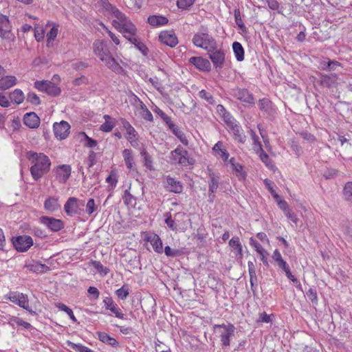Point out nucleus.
<instances>
[{
  "label": "nucleus",
  "mask_w": 352,
  "mask_h": 352,
  "mask_svg": "<svg viewBox=\"0 0 352 352\" xmlns=\"http://www.w3.org/2000/svg\"><path fill=\"white\" fill-rule=\"evenodd\" d=\"M60 206L58 203V198L50 197L44 202V208L46 210L53 212L60 208Z\"/></svg>",
  "instance_id": "28"
},
{
  "label": "nucleus",
  "mask_w": 352,
  "mask_h": 352,
  "mask_svg": "<svg viewBox=\"0 0 352 352\" xmlns=\"http://www.w3.org/2000/svg\"><path fill=\"white\" fill-rule=\"evenodd\" d=\"M67 343L68 346L77 352H94L91 349L81 344H76L71 341H68Z\"/></svg>",
  "instance_id": "48"
},
{
  "label": "nucleus",
  "mask_w": 352,
  "mask_h": 352,
  "mask_svg": "<svg viewBox=\"0 0 352 352\" xmlns=\"http://www.w3.org/2000/svg\"><path fill=\"white\" fill-rule=\"evenodd\" d=\"M53 128L56 138L61 140L65 139L68 136L70 125L66 121L63 120L59 123H54Z\"/></svg>",
  "instance_id": "14"
},
{
  "label": "nucleus",
  "mask_w": 352,
  "mask_h": 352,
  "mask_svg": "<svg viewBox=\"0 0 352 352\" xmlns=\"http://www.w3.org/2000/svg\"><path fill=\"white\" fill-rule=\"evenodd\" d=\"M27 101L34 105H38L41 102L39 97L36 94L32 92H30L28 94Z\"/></svg>",
  "instance_id": "59"
},
{
  "label": "nucleus",
  "mask_w": 352,
  "mask_h": 352,
  "mask_svg": "<svg viewBox=\"0 0 352 352\" xmlns=\"http://www.w3.org/2000/svg\"><path fill=\"white\" fill-rule=\"evenodd\" d=\"M164 252L167 256H177L181 254L182 252L177 249H171L169 246L164 248Z\"/></svg>",
  "instance_id": "61"
},
{
  "label": "nucleus",
  "mask_w": 352,
  "mask_h": 352,
  "mask_svg": "<svg viewBox=\"0 0 352 352\" xmlns=\"http://www.w3.org/2000/svg\"><path fill=\"white\" fill-rule=\"evenodd\" d=\"M97 210V206L96 205L95 201L94 199H89L86 204V212L91 215Z\"/></svg>",
  "instance_id": "55"
},
{
  "label": "nucleus",
  "mask_w": 352,
  "mask_h": 352,
  "mask_svg": "<svg viewBox=\"0 0 352 352\" xmlns=\"http://www.w3.org/2000/svg\"><path fill=\"white\" fill-rule=\"evenodd\" d=\"M141 107V115L144 119L148 121L153 120V115L151 112L147 109L145 104L142 102L140 104Z\"/></svg>",
  "instance_id": "54"
},
{
  "label": "nucleus",
  "mask_w": 352,
  "mask_h": 352,
  "mask_svg": "<svg viewBox=\"0 0 352 352\" xmlns=\"http://www.w3.org/2000/svg\"><path fill=\"white\" fill-rule=\"evenodd\" d=\"M259 107L261 110L270 114L273 112L272 104L268 99L263 98L259 100Z\"/></svg>",
  "instance_id": "49"
},
{
  "label": "nucleus",
  "mask_w": 352,
  "mask_h": 352,
  "mask_svg": "<svg viewBox=\"0 0 352 352\" xmlns=\"http://www.w3.org/2000/svg\"><path fill=\"white\" fill-rule=\"evenodd\" d=\"M338 65V63L336 61H326L325 60H324L320 63V67L323 69L331 70L335 69V66Z\"/></svg>",
  "instance_id": "56"
},
{
  "label": "nucleus",
  "mask_w": 352,
  "mask_h": 352,
  "mask_svg": "<svg viewBox=\"0 0 352 352\" xmlns=\"http://www.w3.org/2000/svg\"><path fill=\"white\" fill-rule=\"evenodd\" d=\"M102 62L111 70L116 74L125 75L126 71L111 54L108 55Z\"/></svg>",
  "instance_id": "19"
},
{
  "label": "nucleus",
  "mask_w": 352,
  "mask_h": 352,
  "mask_svg": "<svg viewBox=\"0 0 352 352\" xmlns=\"http://www.w3.org/2000/svg\"><path fill=\"white\" fill-rule=\"evenodd\" d=\"M80 206H83V203L77 198L69 197L65 204L64 210L67 215L72 217L80 213Z\"/></svg>",
  "instance_id": "10"
},
{
  "label": "nucleus",
  "mask_w": 352,
  "mask_h": 352,
  "mask_svg": "<svg viewBox=\"0 0 352 352\" xmlns=\"http://www.w3.org/2000/svg\"><path fill=\"white\" fill-rule=\"evenodd\" d=\"M71 171L69 165H60L54 168L55 177L60 183H65L70 177Z\"/></svg>",
  "instance_id": "16"
},
{
  "label": "nucleus",
  "mask_w": 352,
  "mask_h": 352,
  "mask_svg": "<svg viewBox=\"0 0 352 352\" xmlns=\"http://www.w3.org/2000/svg\"><path fill=\"white\" fill-rule=\"evenodd\" d=\"M235 97L247 104H252L254 102L253 96L245 89H237L234 93Z\"/></svg>",
  "instance_id": "25"
},
{
  "label": "nucleus",
  "mask_w": 352,
  "mask_h": 352,
  "mask_svg": "<svg viewBox=\"0 0 352 352\" xmlns=\"http://www.w3.org/2000/svg\"><path fill=\"white\" fill-rule=\"evenodd\" d=\"M272 258L276 261L277 265L282 270L285 268L288 265L283 260L280 252L278 250L274 251Z\"/></svg>",
  "instance_id": "46"
},
{
  "label": "nucleus",
  "mask_w": 352,
  "mask_h": 352,
  "mask_svg": "<svg viewBox=\"0 0 352 352\" xmlns=\"http://www.w3.org/2000/svg\"><path fill=\"white\" fill-rule=\"evenodd\" d=\"M141 238L144 242H159V236L151 231L142 232L141 233Z\"/></svg>",
  "instance_id": "40"
},
{
  "label": "nucleus",
  "mask_w": 352,
  "mask_h": 352,
  "mask_svg": "<svg viewBox=\"0 0 352 352\" xmlns=\"http://www.w3.org/2000/svg\"><path fill=\"white\" fill-rule=\"evenodd\" d=\"M98 339L105 344L113 346H117L118 344L115 338L111 337L108 333L105 332H98Z\"/></svg>",
  "instance_id": "38"
},
{
  "label": "nucleus",
  "mask_w": 352,
  "mask_h": 352,
  "mask_svg": "<svg viewBox=\"0 0 352 352\" xmlns=\"http://www.w3.org/2000/svg\"><path fill=\"white\" fill-rule=\"evenodd\" d=\"M189 62L197 69L201 71L208 72L210 70L211 65L208 60L201 56H193L189 59Z\"/></svg>",
  "instance_id": "21"
},
{
  "label": "nucleus",
  "mask_w": 352,
  "mask_h": 352,
  "mask_svg": "<svg viewBox=\"0 0 352 352\" xmlns=\"http://www.w3.org/2000/svg\"><path fill=\"white\" fill-rule=\"evenodd\" d=\"M17 80L14 76H6L0 78V88L8 89L16 84Z\"/></svg>",
  "instance_id": "29"
},
{
  "label": "nucleus",
  "mask_w": 352,
  "mask_h": 352,
  "mask_svg": "<svg viewBox=\"0 0 352 352\" xmlns=\"http://www.w3.org/2000/svg\"><path fill=\"white\" fill-rule=\"evenodd\" d=\"M29 161L33 164L30 168L32 177L35 180L40 179L50 168L51 162L47 156L43 153L30 151L27 155Z\"/></svg>",
  "instance_id": "2"
},
{
  "label": "nucleus",
  "mask_w": 352,
  "mask_h": 352,
  "mask_svg": "<svg viewBox=\"0 0 352 352\" xmlns=\"http://www.w3.org/2000/svg\"><path fill=\"white\" fill-rule=\"evenodd\" d=\"M81 135H83L85 140L86 141V142L85 143V146L89 148H94L97 146L98 142L96 140L89 138L84 132H82Z\"/></svg>",
  "instance_id": "58"
},
{
  "label": "nucleus",
  "mask_w": 352,
  "mask_h": 352,
  "mask_svg": "<svg viewBox=\"0 0 352 352\" xmlns=\"http://www.w3.org/2000/svg\"><path fill=\"white\" fill-rule=\"evenodd\" d=\"M186 219L184 213H177L174 219L171 217H168L166 219L165 222L167 226L173 230L183 229L184 228L180 222V219Z\"/></svg>",
  "instance_id": "23"
},
{
  "label": "nucleus",
  "mask_w": 352,
  "mask_h": 352,
  "mask_svg": "<svg viewBox=\"0 0 352 352\" xmlns=\"http://www.w3.org/2000/svg\"><path fill=\"white\" fill-rule=\"evenodd\" d=\"M195 0H177V6L181 10H187L195 3Z\"/></svg>",
  "instance_id": "53"
},
{
  "label": "nucleus",
  "mask_w": 352,
  "mask_h": 352,
  "mask_svg": "<svg viewBox=\"0 0 352 352\" xmlns=\"http://www.w3.org/2000/svg\"><path fill=\"white\" fill-rule=\"evenodd\" d=\"M89 265L93 266L94 268L96 270V272H98V274H100V275L102 276H106L109 272V269L104 266L98 261L91 260L89 263Z\"/></svg>",
  "instance_id": "36"
},
{
  "label": "nucleus",
  "mask_w": 352,
  "mask_h": 352,
  "mask_svg": "<svg viewBox=\"0 0 352 352\" xmlns=\"http://www.w3.org/2000/svg\"><path fill=\"white\" fill-rule=\"evenodd\" d=\"M214 330L219 329V334L223 346L227 347L230 345L231 338L234 334L235 327L232 323L214 324Z\"/></svg>",
  "instance_id": "5"
},
{
  "label": "nucleus",
  "mask_w": 352,
  "mask_h": 352,
  "mask_svg": "<svg viewBox=\"0 0 352 352\" xmlns=\"http://www.w3.org/2000/svg\"><path fill=\"white\" fill-rule=\"evenodd\" d=\"M232 50L238 61L244 60V50L240 43L234 42L232 43Z\"/></svg>",
  "instance_id": "39"
},
{
  "label": "nucleus",
  "mask_w": 352,
  "mask_h": 352,
  "mask_svg": "<svg viewBox=\"0 0 352 352\" xmlns=\"http://www.w3.org/2000/svg\"><path fill=\"white\" fill-rule=\"evenodd\" d=\"M212 152L214 156L221 159L224 162L227 163L229 160V153L223 146V142L219 141L212 147Z\"/></svg>",
  "instance_id": "22"
},
{
  "label": "nucleus",
  "mask_w": 352,
  "mask_h": 352,
  "mask_svg": "<svg viewBox=\"0 0 352 352\" xmlns=\"http://www.w3.org/2000/svg\"><path fill=\"white\" fill-rule=\"evenodd\" d=\"M105 122L100 126V129L104 132H110L116 125V120L109 115H104Z\"/></svg>",
  "instance_id": "34"
},
{
  "label": "nucleus",
  "mask_w": 352,
  "mask_h": 352,
  "mask_svg": "<svg viewBox=\"0 0 352 352\" xmlns=\"http://www.w3.org/2000/svg\"><path fill=\"white\" fill-rule=\"evenodd\" d=\"M40 220L43 225L54 232L60 230L64 226V223L62 220L53 217H42Z\"/></svg>",
  "instance_id": "17"
},
{
  "label": "nucleus",
  "mask_w": 352,
  "mask_h": 352,
  "mask_svg": "<svg viewBox=\"0 0 352 352\" xmlns=\"http://www.w3.org/2000/svg\"><path fill=\"white\" fill-rule=\"evenodd\" d=\"M106 182L108 183L109 187L111 189L114 188L118 183V175L116 169H113L109 176L106 178Z\"/></svg>",
  "instance_id": "45"
},
{
  "label": "nucleus",
  "mask_w": 352,
  "mask_h": 352,
  "mask_svg": "<svg viewBox=\"0 0 352 352\" xmlns=\"http://www.w3.org/2000/svg\"><path fill=\"white\" fill-rule=\"evenodd\" d=\"M250 136L252 140V148L255 153L258 155L261 161L269 168H272L274 165L272 164L268 155H267L262 148V144L259 140V138L254 131L250 130Z\"/></svg>",
  "instance_id": "6"
},
{
  "label": "nucleus",
  "mask_w": 352,
  "mask_h": 352,
  "mask_svg": "<svg viewBox=\"0 0 352 352\" xmlns=\"http://www.w3.org/2000/svg\"><path fill=\"white\" fill-rule=\"evenodd\" d=\"M4 298L28 311L31 314H35L29 305V299L27 294L19 292L10 291L4 296Z\"/></svg>",
  "instance_id": "4"
},
{
  "label": "nucleus",
  "mask_w": 352,
  "mask_h": 352,
  "mask_svg": "<svg viewBox=\"0 0 352 352\" xmlns=\"http://www.w3.org/2000/svg\"><path fill=\"white\" fill-rule=\"evenodd\" d=\"M217 111L219 114L223 118V120L226 124L230 122L234 118L230 114V113L227 112L224 107L221 104H219L217 107Z\"/></svg>",
  "instance_id": "44"
},
{
  "label": "nucleus",
  "mask_w": 352,
  "mask_h": 352,
  "mask_svg": "<svg viewBox=\"0 0 352 352\" xmlns=\"http://www.w3.org/2000/svg\"><path fill=\"white\" fill-rule=\"evenodd\" d=\"M10 98L12 102L19 104L23 102L25 96L21 89H16L10 93Z\"/></svg>",
  "instance_id": "35"
},
{
  "label": "nucleus",
  "mask_w": 352,
  "mask_h": 352,
  "mask_svg": "<svg viewBox=\"0 0 352 352\" xmlns=\"http://www.w3.org/2000/svg\"><path fill=\"white\" fill-rule=\"evenodd\" d=\"M256 248V252L259 254L261 260L263 263L268 266L267 256L268 253L261 245V243H252Z\"/></svg>",
  "instance_id": "43"
},
{
  "label": "nucleus",
  "mask_w": 352,
  "mask_h": 352,
  "mask_svg": "<svg viewBox=\"0 0 352 352\" xmlns=\"http://www.w3.org/2000/svg\"><path fill=\"white\" fill-rule=\"evenodd\" d=\"M93 51L101 61H102L111 53L107 43L103 41L97 40L93 43Z\"/></svg>",
  "instance_id": "13"
},
{
  "label": "nucleus",
  "mask_w": 352,
  "mask_h": 352,
  "mask_svg": "<svg viewBox=\"0 0 352 352\" xmlns=\"http://www.w3.org/2000/svg\"><path fill=\"white\" fill-rule=\"evenodd\" d=\"M102 302L104 308L109 310L115 316L119 319H124V314L122 313L120 308L113 301L111 297H105L103 298Z\"/></svg>",
  "instance_id": "15"
},
{
  "label": "nucleus",
  "mask_w": 352,
  "mask_h": 352,
  "mask_svg": "<svg viewBox=\"0 0 352 352\" xmlns=\"http://www.w3.org/2000/svg\"><path fill=\"white\" fill-rule=\"evenodd\" d=\"M0 37L8 41H13L14 39L10 21L6 16L3 14H0Z\"/></svg>",
  "instance_id": "9"
},
{
  "label": "nucleus",
  "mask_w": 352,
  "mask_h": 352,
  "mask_svg": "<svg viewBox=\"0 0 352 352\" xmlns=\"http://www.w3.org/2000/svg\"><path fill=\"white\" fill-rule=\"evenodd\" d=\"M34 87L39 91L50 96H58L60 94V87L49 80H36L34 82Z\"/></svg>",
  "instance_id": "8"
},
{
  "label": "nucleus",
  "mask_w": 352,
  "mask_h": 352,
  "mask_svg": "<svg viewBox=\"0 0 352 352\" xmlns=\"http://www.w3.org/2000/svg\"><path fill=\"white\" fill-rule=\"evenodd\" d=\"M14 249L20 252L28 251L33 243H12Z\"/></svg>",
  "instance_id": "57"
},
{
  "label": "nucleus",
  "mask_w": 352,
  "mask_h": 352,
  "mask_svg": "<svg viewBox=\"0 0 352 352\" xmlns=\"http://www.w3.org/2000/svg\"><path fill=\"white\" fill-rule=\"evenodd\" d=\"M124 127L126 131V139L129 140L131 144L134 146L137 135L136 131L129 122L124 123Z\"/></svg>",
  "instance_id": "32"
},
{
  "label": "nucleus",
  "mask_w": 352,
  "mask_h": 352,
  "mask_svg": "<svg viewBox=\"0 0 352 352\" xmlns=\"http://www.w3.org/2000/svg\"><path fill=\"white\" fill-rule=\"evenodd\" d=\"M23 122L29 128L35 129L39 126L40 119L35 113H27L24 116Z\"/></svg>",
  "instance_id": "24"
},
{
  "label": "nucleus",
  "mask_w": 352,
  "mask_h": 352,
  "mask_svg": "<svg viewBox=\"0 0 352 352\" xmlns=\"http://www.w3.org/2000/svg\"><path fill=\"white\" fill-rule=\"evenodd\" d=\"M171 159L175 163H177L183 166L191 165L194 160L189 157L188 153L182 146H177L170 153Z\"/></svg>",
  "instance_id": "7"
},
{
  "label": "nucleus",
  "mask_w": 352,
  "mask_h": 352,
  "mask_svg": "<svg viewBox=\"0 0 352 352\" xmlns=\"http://www.w3.org/2000/svg\"><path fill=\"white\" fill-rule=\"evenodd\" d=\"M11 320L18 326H21L26 329H28L31 327V324L29 322L24 321L18 317H12Z\"/></svg>",
  "instance_id": "62"
},
{
  "label": "nucleus",
  "mask_w": 352,
  "mask_h": 352,
  "mask_svg": "<svg viewBox=\"0 0 352 352\" xmlns=\"http://www.w3.org/2000/svg\"><path fill=\"white\" fill-rule=\"evenodd\" d=\"M52 27L49 32L47 33V46L50 47L53 44L54 41L57 36L58 32V25L52 23Z\"/></svg>",
  "instance_id": "37"
},
{
  "label": "nucleus",
  "mask_w": 352,
  "mask_h": 352,
  "mask_svg": "<svg viewBox=\"0 0 352 352\" xmlns=\"http://www.w3.org/2000/svg\"><path fill=\"white\" fill-rule=\"evenodd\" d=\"M343 195L346 201L352 204V182H347L344 185Z\"/></svg>",
  "instance_id": "47"
},
{
  "label": "nucleus",
  "mask_w": 352,
  "mask_h": 352,
  "mask_svg": "<svg viewBox=\"0 0 352 352\" xmlns=\"http://www.w3.org/2000/svg\"><path fill=\"white\" fill-rule=\"evenodd\" d=\"M116 294L118 298L121 300H124L127 298L129 294V287L126 285H124L116 291Z\"/></svg>",
  "instance_id": "51"
},
{
  "label": "nucleus",
  "mask_w": 352,
  "mask_h": 352,
  "mask_svg": "<svg viewBox=\"0 0 352 352\" xmlns=\"http://www.w3.org/2000/svg\"><path fill=\"white\" fill-rule=\"evenodd\" d=\"M166 188L169 191L175 193H180L183 190L181 182L170 177L166 178Z\"/></svg>",
  "instance_id": "26"
},
{
  "label": "nucleus",
  "mask_w": 352,
  "mask_h": 352,
  "mask_svg": "<svg viewBox=\"0 0 352 352\" xmlns=\"http://www.w3.org/2000/svg\"><path fill=\"white\" fill-rule=\"evenodd\" d=\"M28 269L33 272L39 273L45 272L48 267L43 264L35 262L32 264L27 265Z\"/></svg>",
  "instance_id": "50"
},
{
  "label": "nucleus",
  "mask_w": 352,
  "mask_h": 352,
  "mask_svg": "<svg viewBox=\"0 0 352 352\" xmlns=\"http://www.w3.org/2000/svg\"><path fill=\"white\" fill-rule=\"evenodd\" d=\"M103 8L108 17L111 18L113 27L126 38L135 35L137 28L130 19L118 8L109 2H104Z\"/></svg>",
  "instance_id": "1"
},
{
  "label": "nucleus",
  "mask_w": 352,
  "mask_h": 352,
  "mask_svg": "<svg viewBox=\"0 0 352 352\" xmlns=\"http://www.w3.org/2000/svg\"><path fill=\"white\" fill-rule=\"evenodd\" d=\"M192 43L197 47L202 48L207 52L212 51L217 48V41L206 32H199L192 38Z\"/></svg>",
  "instance_id": "3"
},
{
  "label": "nucleus",
  "mask_w": 352,
  "mask_h": 352,
  "mask_svg": "<svg viewBox=\"0 0 352 352\" xmlns=\"http://www.w3.org/2000/svg\"><path fill=\"white\" fill-rule=\"evenodd\" d=\"M167 18L163 16L153 15L147 19V22L153 27L166 25L168 23Z\"/></svg>",
  "instance_id": "31"
},
{
  "label": "nucleus",
  "mask_w": 352,
  "mask_h": 352,
  "mask_svg": "<svg viewBox=\"0 0 352 352\" xmlns=\"http://www.w3.org/2000/svg\"><path fill=\"white\" fill-rule=\"evenodd\" d=\"M126 38L128 39L132 44H133L144 56H146L148 54V49L142 42L140 41L139 38L136 37V34L127 36Z\"/></svg>",
  "instance_id": "27"
},
{
  "label": "nucleus",
  "mask_w": 352,
  "mask_h": 352,
  "mask_svg": "<svg viewBox=\"0 0 352 352\" xmlns=\"http://www.w3.org/2000/svg\"><path fill=\"white\" fill-rule=\"evenodd\" d=\"M141 155L143 158V164L146 168L149 170H154L153 162L151 156L148 154V153L145 150H143L141 152Z\"/></svg>",
  "instance_id": "41"
},
{
  "label": "nucleus",
  "mask_w": 352,
  "mask_h": 352,
  "mask_svg": "<svg viewBox=\"0 0 352 352\" xmlns=\"http://www.w3.org/2000/svg\"><path fill=\"white\" fill-rule=\"evenodd\" d=\"M209 177V192L213 194L216 192L219 186V177L215 175L214 173H210Z\"/></svg>",
  "instance_id": "42"
},
{
  "label": "nucleus",
  "mask_w": 352,
  "mask_h": 352,
  "mask_svg": "<svg viewBox=\"0 0 352 352\" xmlns=\"http://www.w3.org/2000/svg\"><path fill=\"white\" fill-rule=\"evenodd\" d=\"M168 126L183 144L188 145V141L185 134L175 124L170 123Z\"/></svg>",
  "instance_id": "33"
},
{
  "label": "nucleus",
  "mask_w": 352,
  "mask_h": 352,
  "mask_svg": "<svg viewBox=\"0 0 352 352\" xmlns=\"http://www.w3.org/2000/svg\"><path fill=\"white\" fill-rule=\"evenodd\" d=\"M307 296L311 302L316 303L318 302V294L315 289L309 288L307 292Z\"/></svg>",
  "instance_id": "60"
},
{
  "label": "nucleus",
  "mask_w": 352,
  "mask_h": 352,
  "mask_svg": "<svg viewBox=\"0 0 352 352\" xmlns=\"http://www.w3.org/2000/svg\"><path fill=\"white\" fill-rule=\"evenodd\" d=\"M45 30L42 26L38 25H36L34 26V37L38 42L43 41L45 38Z\"/></svg>",
  "instance_id": "52"
},
{
  "label": "nucleus",
  "mask_w": 352,
  "mask_h": 352,
  "mask_svg": "<svg viewBox=\"0 0 352 352\" xmlns=\"http://www.w3.org/2000/svg\"><path fill=\"white\" fill-rule=\"evenodd\" d=\"M272 316H273V314L269 315L266 312H263V313L260 314L258 322L270 323L272 321Z\"/></svg>",
  "instance_id": "63"
},
{
  "label": "nucleus",
  "mask_w": 352,
  "mask_h": 352,
  "mask_svg": "<svg viewBox=\"0 0 352 352\" xmlns=\"http://www.w3.org/2000/svg\"><path fill=\"white\" fill-rule=\"evenodd\" d=\"M158 37L161 43L170 47H175L179 42L176 34L173 30L162 31Z\"/></svg>",
  "instance_id": "11"
},
{
  "label": "nucleus",
  "mask_w": 352,
  "mask_h": 352,
  "mask_svg": "<svg viewBox=\"0 0 352 352\" xmlns=\"http://www.w3.org/2000/svg\"><path fill=\"white\" fill-rule=\"evenodd\" d=\"M209 58L216 68H221L225 62V53L217 47L212 51L208 52Z\"/></svg>",
  "instance_id": "18"
},
{
  "label": "nucleus",
  "mask_w": 352,
  "mask_h": 352,
  "mask_svg": "<svg viewBox=\"0 0 352 352\" xmlns=\"http://www.w3.org/2000/svg\"><path fill=\"white\" fill-rule=\"evenodd\" d=\"M227 126L235 140L241 144L245 142L246 137L243 133V131L234 119L228 122Z\"/></svg>",
  "instance_id": "12"
},
{
  "label": "nucleus",
  "mask_w": 352,
  "mask_h": 352,
  "mask_svg": "<svg viewBox=\"0 0 352 352\" xmlns=\"http://www.w3.org/2000/svg\"><path fill=\"white\" fill-rule=\"evenodd\" d=\"M127 6L130 9L138 10L142 6L141 0H129Z\"/></svg>",
  "instance_id": "64"
},
{
  "label": "nucleus",
  "mask_w": 352,
  "mask_h": 352,
  "mask_svg": "<svg viewBox=\"0 0 352 352\" xmlns=\"http://www.w3.org/2000/svg\"><path fill=\"white\" fill-rule=\"evenodd\" d=\"M230 165L232 173L239 179L244 180L246 177V173L243 170V166L238 163L234 157H232L227 163Z\"/></svg>",
  "instance_id": "20"
},
{
  "label": "nucleus",
  "mask_w": 352,
  "mask_h": 352,
  "mask_svg": "<svg viewBox=\"0 0 352 352\" xmlns=\"http://www.w3.org/2000/svg\"><path fill=\"white\" fill-rule=\"evenodd\" d=\"M122 156L127 168L129 170H133L135 168V161L133 151L130 149L126 148L122 151Z\"/></svg>",
  "instance_id": "30"
}]
</instances>
